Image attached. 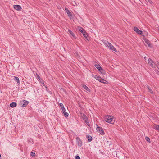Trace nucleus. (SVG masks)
<instances>
[{
  "instance_id": "473e14b6",
  "label": "nucleus",
  "mask_w": 159,
  "mask_h": 159,
  "mask_svg": "<svg viewBox=\"0 0 159 159\" xmlns=\"http://www.w3.org/2000/svg\"><path fill=\"white\" fill-rule=\"evenodd\" d=\"M153 63H150V66L152 68H155V66H153V64H152Z\"/></svg>"
},
{
  "instance_id": "dca6fc26",
  "label": "nucleus",
  "mask_w": 159,
  "mask_h": 159,
  "mask_svg": "<svg viewBox=\"0 0 159 159\" xmlns=\"http://www.w3.org/2000/svg\"><path fill=\"white\" fill-rule=\"evenodd\" d=\"M16 103L15 102H13L10 104V107H11L13 108L16 106Z\"/></svg>"
},
{
  "instance_id": "c9c22d12",
  "label": "nucleus",
  "mask_w": 159,
  "mask_h": 159,
  "mask_svg": "<svg viewBox=\"0 0 159 159\" xmlns=\"http://www.w3.org/2000/svg\"><path fill=\"white\" fill-rule=\"evenodd\" d=\"M158 65L157 66V68L159 69V62H157Z\"/></svg>"
},
{
  "instance_id": "0eeeda50",
  "label": "nucleus",
  "mask_w": 159,
  "mask_h": 159,
  "mask_svg": "<svg viewBox=\"0 0 159 159\" xmlns=\"http://www.w3.org/2000/svg\"><path fill=\"white\" fill-rule=\"evenodd\" d=\"M105 144L107 147L109 146V148L110 149V150H111L112 147L113 146V144L111 142H109L107 141H105Z\"/></svg>"
},
{
  "instance_id": "9b49d317",
  "label": "nucleus",
  "mask_w": 159,
  "mask_h": 159,
  "mask_svg": "<svg viewBox=\"0 0 159 159\" xmlns=\"http://www.w3.org/2000/svg\"><path fill=\"white\" fill-rule=\"evenodd\" d=\"M140 35L145 37L148 35V33L145 31H142V33H141Z\"/></svg>"
},
{
  "instance_id": "f704fd0d",
  "label": "nucleus",
  "mask_w": 159,
  "mask_h": 159,
  "mask_svg": "<svg viewBox=\"0 0 159 159\" xmlns=\"http://www.w3.org/2000/svg\"><path fill=\"white\" fill-rule=\"evenodd\" d=\"M148 2L150 3L151 4L152 3V2L151 0H148Z\"/></svg>"
},
{
  "instance_id": "393cba45",
  "label": "nucleus",
  "mask_w": 159,
  "mask_h": 159,
  "mask_svg": "<svg viewBox=\"0 0 159 159\" xmlns=\"http://www.w3.org/2000/svg\"><path fill=\"white\" fill-rule=\"evenodd\" d=\"M148 61L149 64H150L152 63H153V61L150 58L148 59Z\"/></svg>"
},
{
  "instance_id": "5701e85b",
  "label": "nucleus",
  "mask_w": 159,
  "mask_h": 159,
  "mask_svg": "<svg viewBox=\"0 0 159 159\" xmlns=\"http://www.w3.org/2000/svg\"><path fill=\"white\" fill-rule=\"evenodd\" d=\"M94 78L96 79L97 80H99L100 79H101V78L100 77L98 76L97 75H95L94 76Z\"/></svg>"
},
{
  "instance_id": "7ed1b4c3",
  "label": "nucleus",
  "mask_w": 159,
  "mask_h": 159,
  "mask_svg": "<svg viewBox=\"0 0 159 159\" xmlns=\"http://www.w3.org/2000/svg\"><path fill=\"white\" fill-rule=\"evenodd\" d=\"M78 28L79 31L80 32L83 34V36L85 37V38L88 40V35L86 31L81 27H78Z\"/></svg>"
},
{
  "instance_id": "cd10ccee",
  "label": "nucleus",
  "mask_w": 159,
  "mask_h": 159,
  "mask_svg": "<svg viewBox=\"0 0 159 159\" xmlns=\"http://www.w3.org/2000/svg\"><path fill=\"white\" fill-rule=\"evenodd\" d=\"M36 75L37 77V79H38V80H39L40 79V78H41L40 76L39 75V74L37 73L36 74Z\"/></svg>"
},
{
  "instance_id": "aec40b11",
  "label": "nucleus",
  "mask_w": 159,
  "mask_h": 159,
  "mask_svg": "<svg viewBox=\"0 0 159 159\" xmlns=\"http://www.w3.org/2000/svg\"><path fill=\"white\" fill-rule=\"evenodd\" d=\"M147 88L149 90V92L151 94H153V91L152 90L150 87L148 86H147Z\"/></svg>"
},
{
  "instance_id": "423d86ee",
  "label": "nucleus",
  "mask_w": 159,
  "mask_h": 159,
  "mask_svg": "<svg viewBox=\"0 0 159 159\" xmlns=\"http://www.w3.org/2000/svg\"><path fill=\"white\" fill-rule=\"evenodd\" d=\"M65 10L70 19H73V17L72 15L71 14L70 11L69 10V9L68 8H66L65 9Z\"/></svg>"
},
{
  "instance_id": "2eb2a0df",
  "label": "nucleus",
  "mask_w": 159,
  "mask_h": 159,
  "mask_svg": "<svg viewBox=\"0 0 159 159\" xmlns=\"http://www.w3.org/2000/svg\"><path fill=\"white\" fill-rule=\"evenodd\" d=\"M68 32L74 38H76V36L72 31L69 29L68 30Z\"/></svg>"
},
{
  "instance_id": "ddd939ff",
  "label": "nucleus",
  "mask_w": 159,
  "mask_h": 159,
  "mask_svg": "<svg viewBox=\"0 0 159 159\" xmlns=\"http://www.w3.org/2000/svg\"><path fill=\"white\" fill-rule=\"evenodd\" d=\"M80 114L81 117L84 120H86L87 119V117L85 114H82V113H80Z\"/></svg>"
},
{
  "instance_id": "4468645a",
  "label": "nucleus",
  "mask_w": 159,
  "mask_h": 159,
  "mask_svg": "<svg viewBox=\"0 0 159 159\" xmlns=\"http://www.w3.org/2000/svg\"><path fill=\"white\" fill-rule=\"evenodd\" d=\"M86 138H87L89 142H91L92 140V137L89 135H86Z\"/></svg>"
},
{
  "instance_id": "a211bd4d",
  "label": "nucleus",
  "mask_w": 159,
  "mask_h": 159,
  "mask_svg": "<svg viewBox=\"0 0 159 159\" xmlns=\"http://www.w3.org/2000/svg\"><path fill=\"white\" fill-rule=\"evenodd\" d=\"M14 7L15 9L17 10H19L20 9V6L18 5H16L14 6Z\"/></svg>"
},
{
  "instance_id": "bb28decb",
  "label": "nucleus",
  "mask_w": 159,
  "mask_h": 159,
  "mask_svg": "<svg viewBox=\"0 0 159 159\" xmlns=\"http://www.w3.org/2000/svg\"><path fill=\"white\" fill-rule=\"evenodd\" d=\"M30 155L32 157H34L35 156V153L34 152H32L30 153Z\"/></svg>"
},
{
  "instance_id": "f3484780",
  "label": "nucleus",
  "mask_w": 159,
  "mask_h": 159,
  "mask_svg": "<svg viewBox=\"0 0 159 159\" xmlns=\"http://www.w3.org/2000/svg\"><path fill=\"white\" fill-rule=\"evenodd\" d=\"M97 69L101 73L104 74V72H103V71H104L102 69V68L100 67V66L98 67H97Z\"/></svg>"
},
{
  "instance_id": "1a4fd4ad",
  "label": "nucleus",
  "mask_w": 159,
  "mask_h": 159,
  "mask_svg": "<svg viewBox=\"0 0 159 159\" xmlns=\"http://www.w3.org/2000/svg\"><path fill=\"white\" fill-rule=\"evenodd\" d=\"M134 31L136 32L138 34L140 35L141 33H142V31L139 29L137 27H135L133 29Z\"/></svg>"
},
{
  "instance_id": "c756f323",
  "label": "nucleus",
  "mask_w": 159,
  "mask_h": 159,
  "mask_svg": "<svg viewBox=\"0 0 159 159\" xmlns=\"http://www.w3.org/2000/svg\"><path fill=\"white\" fill-rule=\"evenodd\" d=\"M155 129L156 130L159 131V125H156L155 126Z\"/></svg>"
},
{
  "instance_id": "4c0bfd02",
  "label": "nucleus",
  "mask_w": 159,
  "mask_h": 159,
  "mask_svg": "<svg viewBox=\"0 0 159 159\" xmlns=\"http://www.w3.org/2000/svg\"><path fill=\"white\" fill-rule=\"evenodd\" d=\"M84 120V121H85V122L87 123V122H88V119L86 120Z\"/></svg>"
},
{
  "instance_id": "f8f14e48",
  "label": "nucleus",
  "mask_w": 159,
  "mask_h": 159,
  "mask_svg": "<svg viewBox=\"0 0 159 159\" xmlns=\"http://www.w3.org/2000/svg\"><path fill=\"white\" fill-rule=\"evenodd\" d=\"M59 105L61 109L62 112H64L65 111H66V110L64 107L63 104L62 103H60Z\"/></svg>"
},
{
  "instance_id": "c85d7f7f",
  "label": "nucleus",
  "mask_w": 159,
  "mask_h": 159,
  "mask_svg": "<svg viewBox=\"0 0 159 159\" xmlns=\"http://www.w3.org/2000/svg\"><path fill=\"white\" fill-rule=\"evenodd\" d=\"M39 82L41 83L42 84H43L44 83V80H42L41 78H40V79L39 80H38Z\"/></svg>"
},
{
  "instance_id": "4be33fe9",
  "label": "nucleus",
  "mask_w": 159,
  "mask_h": 159,
  "mask_svg": "<svg viewBox=\"0 0 159 159\" xmlns=\"http://www.w3.org/2000/svg\"><path fill=\"white\" fill-rule=\"evenodd\" d=\"M14 79L18 83L19 82V78L17 77H14Z\"/></svg>"
},
{
  "instance_id": "39448f33",
  "label": "nucleus",
  "mask_w": 159,
  "mask_h": 159,
  "mask_svg": "<svg viewBox=\"0 0 159 159\" xmlns=\"http://www.w3.org/2000/svg\"><path fill=\"white\" fill-rule=\"evenodd\" d=\"M97 131L101 135H103L105 133L102 128L98 126L96 128Z\"/></svg>"
},
{
  "instance_id": "b1692460",
  "label": "nucleus",
  "mask_w": 159,
  "mask_h": 159,
  "mask_svg": "<svg viewBox=\"0 0 159 159\" xmlns=\"http://www.w3.org/2000/svg\"><path fill=\"white\" fill-rule=\"evenodd\" d=\"M146 140L149 143H150L151 142L150 140V138L148 137H146L145 138Z\"/></svg>"
},
{
  "instance_id": "6e6552de",
  "label": "nucleus",
  "mask_w": 159,
  "mask_h": 159,
  "mask_svg": "<svg viewBox=\"0 0 159 159\" xmlns=\"http://www.w3.org/2000/svg\"><path fill=\"white\" fill-rule=\"evenodd\" d=\"M20 103L22 104L21 107H26L29 103V102L27 101L23 100Z\"/></svg>"
},
{
  "instance_id": "ea45409f",
  "label": "nucleus",
  "mask_w": 159,
  "mask_h": 159,
  "mask_svg": "<svg viewBox=\"0 0 159 159\" xmlns=\"http://www.w3.org/2000/svg\"><path fill=\"white\" fill-rule=\"evenodd\" d=\"M75 3L76 4V2H75Z\"/></svg>"
},
{
  "instance_id": "72a5a7b5",
  "label": "nucleus",
  "mask_w": 159,
  "mask_h": 159,
  "mask_svg": "<svg viewBox=\"0 0 159 159\" xmlns=\"http://www.w3.org/2000/svg\"><path fill=\"white\" fill-rule=\"evenodd\" d=\"M75 159H80V158L79 156H77L75 157Z\"/></svg>"
},
{
  "instance_id": "412c9836",
  "label": "nucleus",
  "mask_w": 159,
  "mask_h": 159,
  "mask_svg": "<svg viewBox=\"0 0 159 159\" xmlns=\"http://www.w3.org/2000/svg\"><path fill=\"white\" fill-rule=\"evenodd\" d=\"M62 113L63 114H64V116L66 117H68V116L69 114L68 113L66 112V111H65V112H62Z\"/></svg>"
},
{
  "instance_id": "f257e3e1",
  "label": "nucleus",
  "mask_w": 159,
  "mask_h": 159,
  "mask_svg": "<svg viewBox=\"0 0 159 159\" xmlns=\"http://www.w3.org/2000/svg\"><path fill=\"white\" fill-rule=\"evenodd\" d=\"M114 117L112 116L107 115L105 116V120L108 123L113 124L115 121Z\"/></svg>"
},
{
  "instance_id": "a878e982",
  "label": "nucleus",
  "mask_w": 159,
  "mask_h": 159,
  "mask_svg": "<svg viewBox=\"0 0 159 159\" xmlns=\"http://www.w3.org/2000/svg\"><path fill=\"white\" fill-rule=\"evenodd\" d=\"M94 65L96 68H97V67H98L100 66L99 65L98 63H97L96 62L94 63Z\"/></svg>"
},
{
  "instance_id": "7c9ffc66",
  "label": "nucleus",
  "mask_w": 159,
  "mask_h": 159,
  "mask_svg": "<svg viewBox=\"0 0 159 159\" xmlns=\"http://www.w3.org/2000/svg\"><path fill=\"white\" fill-rule=\"evenodd\" d=\"M104 81H105V80H104L103 79H102L101 78V79H100V80H99V81L100 82L103 83H104Z\"/></svg>"
},
{
  "instance_id": "20e7f679",
  "label": "nucleus",
  "mask_w": 159,
  "mask_h": 159,
  "mask_svg": "<svg viewBox=\"0 0 159 159\" xmlns=\"http://www.w3.org/2000/svg\"><path fill=\"white\" fill-rule=\"evenodd\" d=\"M76 142L79 147H81L82 145V142L81 140L79 137H77L76 138Z\"/></svg>"
},
{
  "instance_id": "9d476101",
  "label": "nucleus",
  "mask_w": 159,
  "mask_h": 159,
  "mask_svg": "<svg viewBox=\"0 0 159 159\" xmlns=\"http://www.w3.org/2000/svg\"><path fill=\"white\" fill-rule=\"evenodd\" d=\"M143 40L145 41V42L148 44V46L150 47L151 46V45L150 43V42L149 40L145 38V37H143Z\"/></svg>"
},
{
  "instance_id": "f03ea898",
  "label": "nucleus",
  "mask_w": 159,
  "mask_h": 159,
  "mask_svg": "<svg viewBox=\"0 0 159 159\" xmlns=\"http://www.w3.org/2000/svg\"><path fill=\"white\" fill-rule=\"evenodd\" d=\"M104 43L105 46L109 48L111 50L115 52L117 51L116 49L114 48V47L111 43H109L108 41H105Z\"/></svg>"
},
{
  "instance_id": "2f4dec72",
  "label": "nucleus",
  "mask_w": 159,
  "mask_h": 159,
  "mask_svg": "<svg viewBox=\"0 0 159 159\" xmlns=\"http://www.w3.org/2000/svg\"><path fill=\"white\" fill-rule=\"evenodd\" d=\"M29 142H30L31 143L33 144V140L32 139H30L29 140Z\"/></svg>"
},
{
  "instance_id": "e433bc0d",
  "label": "nucleus",
  "mask_w": 159,
  "mask_h": 159,
  "mask_svg": "<svg viewBox=\"0 0 159 159\" xmlns=\"http://www.w3.org/2000/svg\"><path fill=\"white\" fill-rule=\"evenodd\" d=\"M86 124H87V125L88 126H90V124H89V122H87V123H86Z\"/></svg>"
},
{
  "instance_id": "6ab92c4d",
  "label": "nucleus",
  "mask_w": 159,
  "mask_h": 159,
  "mask_svg": "<svg viewBox=\"0 0 159 159\" xmlns=\"http://www.w3.org/2000/svg\"><path fill=\"white\" fill-rule=\"evenodd\" d=\"M84 88L86 89L87 91L90 92V89L86 85H83Z\"/></svg>"
},
{
  "instance_id": "58836bf2",
  "label": "nucleus",
  "mask_w": 159,
  "mask_h": 159,
  "mask_svg": "<svg viewBox=\"0 0 159 159\" xmlns=\"http://www.w3.org/2000/svg\"><path fill=\"white\" fill-rule=\"evenodd\" d=\"M20 11H21V9H22L21 7V6H20Z\"/></svg>"
}]
</instances>
